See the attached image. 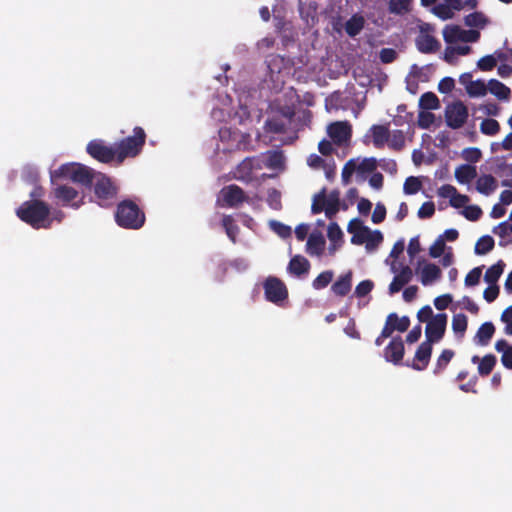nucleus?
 <instances>
[{
    "instance_id": "f257e3e1",
    "label": "nucleus",
    "mask_w": 512,
    "mask_h": 512,
    "mask_svg": "<svg viewBox=\"0 0 512 512\" xmlns=\"http://www.w3.org/2000/svg\"><path fill=\"white\" fill-rule=\"evenodd\" d=\"M16 215L34 229H49L51 227L50 208L42 200L33 199L23 202L16 210Z\"/></svg>"
},
{
    "instance_id": "f03ea898",
    "label": "nucleus",
    "mask_w": 512,
    "mask_h": 512,
    "mask_svg": "<svg viewBox=\"0 0 512 512\" xmlns=\"http://www.w3.org/2000/svg\"><path fill=\"white\" fill-rule=\"evenodd\" d=\"M145 219V213L132 200H123L117 205L115 221L118 226L137 230L144 225Z\"/></svg>"
},
{
    "instance_id": "7ed1b4c3",
    "label": "nucleus",
    "mask_w": 512,
    "mask_h": 512,
    "mask_svg": "<svg viewBox=\"0 0 512 512\" xmlns=\"http://www.w3.org/2000/svg\"><path fill=\"white\" fill-rule=\"evenodd\" d=\"M146 138L145 130L140 126H136L133 129L132 135L115 142L118 153V165H121L127 158H135L140 155L146 143Z\"/></svg>"
},
{
    "instance_id": "20e7f679",
    "label": "nucleus",
    "mask_w": 512,
    "mask_h": 512,
    "mask_svg": "<svg viewBox=\"0 0 512 512\" xmlns=\"http://www.w3.org/2000/svg\"><path fill=\"white\" fill-rule=\"evenodd\" d=\"M86 151L93 159L101 163H116L118 165V153L115 144L109 145L102 139H94L87 144Z\"/></svg>"
},
{
    "instance_id": "39448f33",
    "label": "nucleus",
    "mask_w": 512,
    "mask_h": 512,
    "mask_svg": "<svg viewBox=\"0 0 512 512\" xmlns=\"http://www.w3.org/2000/svg\"><path fill=\"white\" fill-rule=\"evenodd\" d=\"M117 187L111 178L99 173L94 183V194L102 207H108L112 204L117 195Z\"/></svg>"
},
{
    "instance_id": "423d86ee",
    "label": "nucleus",
    "mask_w": 512,
    "mask_h": 512,
    "mask_svg": "<svg viewBox=\"0 0 512 512\" xmlns=\"http://www.w3.org/2000/svg\"><path fill=\"white\" fill-rule=\"evenodd\" d=\"M468 116V108L461 100H456L447 104L444 110L446 125L454 130L463 127Z\"/></svg>"
},
{
    "instance_id": "0eeeda50",
    "label": "nucleus",
    "mask_w": 512,
    "mask_h": 512,
    "mask_svg": "<svg viewBox=\"0 0 512 512\" xmlns=\"http://www.w3.org/2000/svg\"><path fill=\"white\" fill-rule=\"evenodd\" d=\"M390 271L395 274L388 291L390 295L400 292L413 279V270L409 265H399L393 261L390 265Z\"/></svg>"
},
{
    "instance_id": "6e6552de",
    "label": "nucleus",
    "mask_w": 512,
    "mask_h": 512,
    "mask_svg": "<svg viewBox=\"0 0 512 512\" xmlns=\"http://www.w3.org/2000/svg\"><path fill=\"white\" fill-rule=\"evenodd\" d=\"M54 198L60 202L63 206H70L74 209H78L84 203L83 196L79 197V192L68 185H55L52 190Z\"/></svg>"
},
{
    "instance_id": "1a4fd4ad",
    "label": "nucleus",
    "mask_w": 512,
    "mask_h": 512,
    "mask_svg": "<svg viewBox=\"0 0 512 512\" xmlns=\"http://www.w3.org/2000/svg\"><path fill=\"white\" fill-rule=\"evenodd\" d=\"M264 293L267 301L279 304L288 298L286 285L277 277H268L264 284Z\"/></svg>"
},
{
    "instance_id": "9d476101",
    "label": "nucleus",
    "mask_w": 512,
    "mask_h": 512,
    "mask_svg": "<svg viewBox=\"0 0 512 512\" xmlns=\"http://www.w3.org/2000/svg\"><path fill=\"white\" fill-rule=\"evenodd\" d=\"M447 315L439 313L435 315L426 325V341L433 344L439 342L446 331Z\"/></svg>"
},
{
    "instance_id": "9b49d317",
    "label": "nucleus",
    "mask_w": 512,
    "mask_h": 512,
    "mask_svg": "<svg viewBox=\"0 0 512 512\" xmlns=\"http://www.w3.org/2000/svg\"><path fill=\"white\" fill-rule=\"evenodd\" d=\"M221 193L223 201L228 207H236L247 201V197L243 189L235 184L224 187L221 190Z\"/></svg>"
},
{
    "instance_id": "f8f14e48",
    "label": "nucleus",
    "mask_w": 512,
    "mask_h": 512,
    "mask_svg": "<svg viewBox=\"0 0 512 512\" xmlns=\"http://www.w3.org/2000/svg\"><path fill=\"white\" fill-rule=\"evenodd\" d=\"M404 343L400 336L394 337L384 349L385 359L394 364H399L404 356Z\"/></svg>"
},
{
    "instance_id": "ddd939ff",
    "label": "nucleus",
    "mask_w": 512,
    "mask_h": 512,
    "mask_svg": "<svg viewBox=\"0 0 512 512\" xmlns=\"http://www.w3.org/2000/svg\"><path fill=\"white\" fill-rule=\"evenodd\" d=\"M432 355V344L424 341L417 348L414 356L412 368L417 371H422L428 366Z\"/></svg>"
},
{
    "instance_id": "4468645a",
    "label": "nucleus",
    "mask_w": 512,
    "mask_h": 512,
    "mask_svg": "<svg viewBox=\"0 0 512 512\" xmlns=\"http://www.w3.org/2000/svg\"><path fill=\"white\" fill-rule=\"evenodd\" d=\"M328 134L337 144L346 142L351 137V126L348 122H334L328 127Z\"/></svg>"
},
{
    "instance_id": "2eb2a0df",
    "label": "nucleus",
    "mask_w": 512,
    "mask_h": 512,
    "mask_svg": "<svg viewBox=\"0 0 512 512\" xmlns=\"http://www.w3.org/2000/svg\"><path fill=\"white\" fill-rule=\"evenodd\" d=\"M95 178L94 171L80 163H75V170L72 173V181L85 187H90Z\"/></svg>"
},
{
    "instance_id": "dca6fc26",
    "label": "nucleus",
    "mask_w": 512,
    "mask_h": 512,
    "mask_svg": "<svg viewBox=\"0 0 512 512\" xmlns=\"http://www.w3.org/2000/svg\"><path fill=\"white\" fill-rule=\"evenodd\" d=\"M441 276V269L434 263H425L420 271V281L424 286L439 280Z\"/></svg>"
},
{
    "instance_id": "f3484780",
    "label": "nucleus",
    "mask_w": 512,
    "mask_h": 512,
    "mask_svg": "<svg viewBox=\"0 0 512 512\" xmlns=\"http://www.w3.org/2000/svg\"><path fill=\"white\" fill-rule=\"evenodd\" d=\"M417 49L424 54L435 53L439 47V41L429 34H421L416 38Z\"/></svg>"
},
{
    "instance_id": "a211bd4d",
    "label": "nucleus",
    "mask_w": 512,
    "mask_h": 512,
    "mask_svg": "<svg viewBox=\"0 0 512 512\" xmlns=\"http://www.w3.org/2000/svg\"><path fill=\"white\" fill-rule=\"evenodd\" d=\"M352 287V271L341 275L331 286V291L339 297L346 296Z\"/></svg>"
},
{
    "instance_id": "6ab92c4d",
    "label": "nucleus",
    "mask_w": 512,
    "mask_h": 512,
    "mask_svg": "<svg viewBox=\"0 0 512 512\" xmlns=\"http://www.w3.org/2000/svg\"><path fill=\"white\" fill-rule=\"evenodd\" d=\"M310 267V262L304 256L295 255L291 258L288 264V271L291 274L300 277L308 274Z\"/></svg>"
},
{
    "instance_id": "aec40b11",
    "label": "nucleus",
    "mask_w": 512,
    "mask_h": 512,
    "mask_svg": "<svg viewBox=\"0 0 512 512\" xmlns=\"http://www.w3.org/2000/svg\"><path fill=\"white\" fill-rule=\"evenodd\" d=\"M307 252L310 255H322L325 248V238L320 232H313L307 240Z\"/></svg>"
},
{
    "instance_id": "412c9836",
    "label": "nucleus",
    "mask_w": 512,
    "mask_h": 512,
    "mask_svg": "<svg viewBox=\"0 0 512 512\" xmlns=\"http://www.w3.org/2000/svg\"><path fill=\"white\" fill-rule=\"evenodd\" d=\"M497 188V180L490 174L480 176L476 181V190L483 195H490Z\"/></svg>"
},
{
    "instance_id": "4be33fe9",
    "label": "nucleus",
    "mask_w": 512,
    "mask_h": 512,
    "mask_svg": "<svg viewBox=\"0 0 512 512\" xmlns=\"http://www.w3.org/2000/svg\"><path fill=\"white\" fill-rule=\"evenodd\" d=\"M487 90L499 100H508L511 96L510 88L497 79H490L488 81Z\"/></svg>"
},
{
    "instance_id": "5701e85b",
    "label": "nucleus",
    "mask_w": 512,
    "mask_h": 512,
    "mask_svg": "<svg viewBox=\"0 0 512 512\" xmlns=\"http://www.w3.org/2000/svg\"><path fill=\"white\" fill-rule=\"evenodd\" d=\"M365 19L360 14H354L350 19H348L345 23V32L350 37L357 36L364 28Z\"/></svg>"
},
{
    "instance_id": "b1692460",
    "label": "nucleus",
    "mask_w": 512,
    "mask_h": 512,
    "mask_svg": "<svg viewBox=\"0 0 512 512\" xmlns=\"http://www.w3.org/2000/svg\"><path fill=\"white\" fill-rule=\"evenodd\" d=\"M495 333V326L492 322L483 323L477 330L475 339H477V343L481 346H486L489 344Z\"/></svg>"
},
{
    "instance_id": "393cba45",
    "label": "nucleus",
    "mask_w": 512,
    "mask_h": 512,
    "mask_svg": "<svg viewBox=\"0 0 512 512\" xmlns=\"http://www.w3.org/2000/svg\"><path fill=\"white\" fill-rule=\"evenodd\" d=\"M476 176V167L469 164H463L455 170V178L461 184L471 182Z\"/></svg>"
},
{
    "instance_id": "a878e982",
    "label": "nucleus",
    "mask_w": 512,
    "mask_h": 512,
    "mask_svg": "<svg viewBox=\"0 0 512 512\" xmlns=\"http://www.w3.org/2000/svg\"><path fill=\"white\" fill-rule=\"evenodd\" d=\"M373 137V144L376 148H382L389 140V129L383 125H373L370 128Z\"/></svg>"
},
{
    "instance_id": "bb28decb",
    "label": "nucleus",
    "mask_w": 512,
    "mask_h": 512,
    "mask_svg": "<svg viewBox=\"0 0 512 512\" xmlns=\"http://www.w3.org/2000/svg\"><path fill=\"white\" fill-rule=\"evenodd\" d=\"M74 170L75 163L62 164L59 168L50 172L51 183L56 185V182L60 179L72 180V173Z\"/></svg>"
},
{
    "instance_id": "cd10ccee",
    "label": "nucleus",
    "mask_w": 512,
    "mask_h": 512,
    "mask_svg": "<svg viewBox=\"0 0 512 512\" xmlns=\"http://www.w3.org/2000/svg\"><path fill=\"white\" fill-rule=\"evenodd\" d=\"M252 171V161L246 158L236 167L234 178L239 181L249 182L252 179Z\"/></svg>"
},
{
    "instance_id": "c85d7f7f",
    "label": "nucleus",
    "mask_w": 512,
    "mask_h": 512,
    "mask_svg": "<svg viewBox=\"0 0 512 512\" xmlns=\"http://www.w3.org/2000/svg\"><path fill=\"white\" fill-rule=\"evenodd\" d=\"M505 268V263L503 260L497 261L494 265L489 267L484 275V281L488 284H497L499 278L501 277Z\"/></svg>"
},
{
    "instance_id": "c756f323",
    "label": "nucleus",
    "mask_w": 512,
    "mask_h": 512,
    "mask_svg": "<svg viewBox=\"0 0 512 512\" xmlns=\"http://www.w3.org/2000/svg\"><path fill=\"white\" fill-rule=\"evenodd\" d=\"M412 0H389L388 10L391 14L404 15L411 10Z\"/></svg>"
},
{
    "instance_id": "7c9ffc66",
    "label": "nucleus",
    "mask_w": 512,
    "mask_h": 512,
    "mask_svg": "<svg viewBox=\"0 0 512 512\" xmlns=\"http://www.w3.org/2000/svg\"><path fill=\"white\" fill-rule=\"evenodd\" d=\"M488 83L485 84L483 80H469L466 85V91L471 97L484 96L487 93Z\"/></svg>"
},
{
    "instance_id": "2f4dec72",
    "label": "nucleus",
    "mask_w": 512,
    "mask_h": 512,
    "mask_svg": "<svg viewBox=\"0 0 512 512\" xmlns=\"http://www.w3.org/2000/svg\"><path fill=\"white\" fill-rule=\"evenodd\" d=\"M463 29L458 25H446L443 29L444 41L448 44L461 41Z\"/></svg>"
},
{
    "instance_id": "473e14b6",
    "label": "nucleus",
    "mask_w": 512,
    "mask_h": 512,
    "mask_svg": "<svg viewBox=\"0 0 512 512\" xmlns=\"http://www.w3.org/2000/svg\"><path fill=\"white\" fill-rule=\"evenodd\" d=\"M497 363L496 356L493 354L485 355L478 365V373L481 376H488L494 369Z\"/></svg>"
},
{
    "instance_id": "72a5a7b5",
    "label": "nucleus",
    "mask_w": 512,
    "mask_h": 512,
    "mask_svg": "<svg viewBox=\"0 0 512 512\" xmlns=\"http://www.w3.org/2000/svg\"><path fill=\"white\" fill-rule=\"evenodd\" d=\"M495 242L492 236L484 235L478 239L475 244V253L477 255H485L494 248Z\"/></svg>"
},
{
    "instance_id": "f704fd0d",
    "label": "nucleus",
    "mask_w": 512,
    "mask_h": 512,
    "mask_svg": "<svg viewBox=\"0 0 512 512\" xmlns=\"http://www.w3.org/2000/svg\"><path fill=\"white\" fill-rule=\"evenodd\" d=\"M339 210V195L337 192L333 191L328 195V200L326 202L324 212L328 219H332Z\"/></svg>"
},
{
    "instance_id": "c9c22d12",
    "label": "nucleus",
    "mask_w": 512,
    "mask_h": 512,
    "mask_svg": "<svg viewBox=\"0 0 512 512\" xmlns=\"http://www.w3.org/2000/svg\"><path fill=\"white\" fill-rule=\"evenodd\" d=\"M222 226L224 227L225 232L229 239L233 243H236L237 235L239 233V227L235 223L233 217L230 215H225L222 219Z\"/></svg>"
},
{
    "instance_id": "e433bc0d",
    "label": "nucleus",
    "mask_w": 512,
    "mask_h": 512,
    "mask_svg": "<svg viewBox=\"0 0 512 512\" xmlns=\"http://www.w3.org/2000/svg\"><path fill=\"white\" fill-rule=\"evenodd\" d=\"M464 23L468 27L483 28L487 23L488 19L482 12H473L464 17Z\"/></svg>"
},
{
    "instance_id": "4c0bfd02",
    "label": "nucleus",
    "mask_w": 512,
    "mask_h": 512,
    "mask_svg": "<svg viewBox=\"0 0 512 512\" xmlns=\"http://www.w3.org/2000/svg\"><path fill=\"white\" fill-rule=\"evenodd\" d=\"M419 106L426 110H435L439 108L440 102L433 92H426L421 95Z\"/></svg>"
},
{
    "instance_id": "58836bf2",
    "label": "nucleus",
    "mask_w": 512,
    "mask_h": 512,
    "mask_svg": "<svg viewBox=\"0 0 512 512\" xmlns=\"http://www.w3.org/2000/svg\"><path fill=\"white\" fill-rule=\"evenodd\" d=\"M455 353L451 349H444L436 361V366L434 368V374H440L449 364V362L454 357Z\"/></svg>"
},
{
    "instance_id": "ea45409f",
    "label": "nucleus",
    "mask_w": 512,
    "mask_h": 512,
    "mask_svg": "<svg viewBox=\"0 0 512 512\" xmlns=\"http://www.w3.org/2000/svg\"><path fill=\"white\" fill-rule=\"evenodd\" d=\"M327 200L328 196L326 195V189L323 188L319 193L314 195L311 205V212L313 214L321 213L325 208Z\"/></svg>"
},
{
    "instance_id": "a19ab883",
    "label": "nucleus",
    "mask_w": 512,
    "mask_h": 512,
    "mask_svg": "<svg viewBox=\"0 0 512 512\" xmlns=\"http://www.w3.org/2000/svg\"><path fill=\"white\" fill-rule=\"evenodd\" d=\"M468 319L467 316L463 313L455 314L452 318V329L456 334H460L461 336L467 330Z\"/></svg>"
},
{
    "instance_id": "79ce46f5",
    "label": "nucleus",
    "mask_w": 512,
    "mask_h": 512,
    "mask_svg": "<svg viewBox=\"0 0 512 512\" xmlns=\"http://www.w3.org/2000/svg\"><path fill=\"white\" fill-rule=\"evenodd\" d=\"M387 318L392 324H394V329L399 332L407 331L410 326V319L408 316L398 317L396 313H390Z\"/></svg>"
},
{
    "instance_id": "37998d69",
    "label": "nucleus",
    "mask_w": 512,
    "mask_h": 512,
    "mask_svg": "<svg viewBox=\"0 0 512 512\" xmlns=\"http://www.w3.org/2000/svg\"><path fill=\"white\" fill-rule=\"evenodd\" d=\"M480 131L488 136L496 135L500 131V124L492 118L484 119L480 124Z\"/></svg>"
},
{
    "instance_id": "c03bdc74",
    "label": "nucleus",
    "mask_w": 512,
    "mask_h": 512,
    "mask_svg": "<svg viewBox=\"0 0 512 512\" xmlns=\"http://www.w3.org/2000/svg\"><path fill=\"white\" fill-rule=\"evenodd\" d=\"M422 188V183L419 180V178L415 176H409L406 178L404 185H403V191L407 195H413L418 193Z\"/></svg>"
},
{
    "instance_id": "a18cd8bd",
    "label": "nucleus",
    "mask_w": 512,
    "mask_h": 512,
    "mask_svg": "<svg viewBox=\"0 0 512 512\" xmlns=\"http://www.w3.org/2000/svg\"><path fill=\"white\" fill-rule=\"evenodd\" d=\"M333 272L330 270L320 273L312 282V286L316 290L327 287L333 279Z\"/></svg>"
},
{
    "instance_id": "49530a36",
    "label": "nucleus",
    "mask_w": 512,
    "mask_h": 512,
    "mask_svg": "<svg viewBox=\"0 0 512 512\" xmlns=\"http://www.w3.org/2000/svg\"><path fill=\"white\" fill-rule=\"evenodd\" d=\"M377 168V161L375 158H365L359 164L356 163V171L359 174L373 173Z\"/></svg>"
},
{
    "instance_id": "de8ad7c7",
    "label": "nucleus",
    "mask_w": 512,
    "mask_h": 512,
    "mask_svg": "<svg viewBox=\"0 0 512 512\" xmlns=\"http://www.w3.org/2000/svg\"><path fill=\"white\" fill-rule=\"evenodd\" d=\"M432 12L441 20H449L454 17V12L446 3H440L433 7Z\"/></svg>"
},
{
    "instance_id": "09e8293b",
    "label": "nucleus",
    "mask_w": 512,
    "mask_h": 512,
    "mask_svg": "<svg viewBox=\"0 0 512 512\" xmlns=\"http://www.w3.org/2000/svg\"><path fill=\"white\" fill-rule=\"evenodd\" d=\"M265 127L267 131L272 133H284L286 131V124L283 120L279 118H271L267 119L265 122Z\"/></svg>"
},
{
    "instance_id": "8fccbe9b",
    "label": "nucleus",
    "mask_w": 512,
    "mask_h": 512,
    "mask_svg": "<svg viewBox=\"0 0 512 512\" xmlns=\"http://www.w3.org/2000/svg\"><path fill=\"white\" fill-rule=\"evenodd\" d=\"M267 203L273 210H280L282 208L281 193L275 188L270 189L267 195Z\"/></svg>"
},
{
    "instance_id": "3c124183",
    "label": "nucleus",
    "mask_w": 512,
    "mask_h": 512,
    "mask_svg": "<svg viewBox=\"0 0 512 512\" xmlns=\"http://www.w3.org/2000/svg\"><path fill=\"white\" fill-rule=\"evenodd\" d=\"M383 241V235L379 230L371 231L370 236H368L367 241L365 242V247L368 251L376 249L380 243Z\"/></svg>"
},
{
    "instance_id": "603ef678",
    "label": "nucleus",
    "mask_w": 512,
    "mask_h": 512,
    "mask_svg": "<svg viewBox=\"0 0 512 512\" xmlns=\"http://www.w3.org/2000/svg\"><path fill=\"white\" fill-rule=\"evenodd\" d=\"M445 240L443 236H439L429 248V255L432 258L440 257L445 250Z\"/></svg>"
},
{
    "instance_id": "864d4df0",
    "label": "nucleus",
    "mask_w": 512,
    "mask_h": 512,
    "mask_svg": "<svg viewBox=\"0 0 512 512\" xmlns=\"http://www.w3.org/2000/svg\"><path fill=\"white\" fill-rule=\"evenodd\" d=\"M368 236H370V229L364 225L362 228H358V231L352 235L351 243L362 245L367 241Z\"/></svg>"
},
{
    "instance_id": "5fc2aeb1",
    "label": "nucleus",
    "mask_w": 512,
    "mask_h": 512,
    "mask_svg": "<svg viewBox=\"0 0 512 512\" xmlns=\"http://www.w3.org/2000/svg\"><path fill=\"white\" fill-rule=\"evenodd\" d=\"M356 171V159L348 160L342 169V181L344 184H348L353 173Z\"/></svg>"
},
{
    "instance_id": "6e6d98bb",
    "label": "nucleus",
    "mask_w": 512,
    "mask_h": 512,
    "mask_svg": "<svg viewBox=\"0 0 512 512\" xmlns=\"http://www.w3.org/2000/svg\"><path fill=\"white\" fill-rule=\"evenodd\" d=\"M496 58L494 55H486L477 62V67L481 71H491L496 67Z\"/></svg>"
},
{
    "instance_id": "4d7b16f0",
    "label": "nucleus",
    "mask_w": 512,
    "mask_h": 512,
    "mask_svg": "<svg viewBox=\"0 0 512 512\" xmlns=\"http://www.w3.org/2000/svg\"><path fill=\"white\" fill-rule=\"evenodd\" d=\"M435 121V115L429 111H421L418 115V126L422 129H428Z\"/></svg>"
},
{
    "instance_id": "13d9d810",
    "label": "nucleus",
    "mask_w": 512,
    "mask_h": 512,
    "mask_svg": "<svg viewBox=\"0 0 512 512\" xmlns=\"http://www.w3.org/2000/svg\"><path fill=\"white\" fill-rule=\"evenodd\" d=\"M327 236L332 243H337L342 240L343 233L337 223L332 222L329 224Z\"/></svg>"
},
{
    "instance_id": "bf43d9fd",
    "label": "nucleus",
    "mask_w": 512,
    "mask_h": 512,
    "mask_svg": "<svg viewBox=\"0 0 512 512\" xmlns=\"http://www.w3.org/2000/svg\"><path fill=\"white\" fill-rule=\"evenodd\" d=\"M405 144L404 133L401 130H395L389 142V146L394 150H401Z\"/></svg>"
},
{
    "instance_id": "052dcab7",
    "label": "nucleus",
    "mask_w": 512,
    "mask_h": 512,
    "mask_svg": "<svg viewBox=\"0 0 512 512\" xmlns=\"http://www.w3.org/2000/svg\"><path fill=\"white\" fill-rule=\"evenodd\" d=\"M482 274V267H475L465 277V285L475 286L479 283Z\"/></svg>"
},
{
    "instance_id": "680f3d73",
    "label": "nucleus",
    "mask_w": 512,
    "mask_h": 512,
    "mask_svg": "<svg viewBox=\"0 0 512 512\" xmlns=\"http://www.w3.org/2000/svg\"><path fill=\"white\" fill-rule=\"evenodd\" d=\"M462 214L469 221H477L482 215V210L479 206L471 205L465 207Z\"/></svg>"
},
{
    "instance_id": "e2e57ef3",
    "label": "nucleus",
    "mask_w": 512,
    "mask_h": 512,
    "mask_svg": "<svg viewBox=\"0 0 512 512\" xmlns=\"http://www.w3.org/2000/svg\"><path fill=\"white\" fill-rule=\"evenodd\" d=\"M481 157H482V152L477 147L466 148L463 151V158L468 162L476 163L481 159Z\"/></svg>"
},
{
    "instance_id": "0e129e2a",
    "label": "nucleus",
    "mask_w": 512,
    "mask_h": 512,
    "mask_svg": "<svg viewBox=\"0 0 512 512\" xmlns=\"http://www.w3.org/2000/svg\"><path fill=\"white\" fill-rule=\"evenodd\" d=\"M397 52L393 48H382L379 52V59L384 64H389L397 59Z\"/></svg>"
},
{
    "instance_id": "69168bd1",
    "label": "nucleus",
    "mask_w": 512,
    "mask_h": 512,
    "mask_svg": "<svg viewBox=\"0 0 512 512\" xmlns=\"http://www.w3.org/2000/svg\"><path fill=\"white\" fill-rule=\"evenodd\" d=\"M435 213V205L433 202H424L418 210V217L420 219L431 218Z\"/></svg>"
},
{
    "instance_id": "338daca9",
    "label": "nucleus",
    "mask_w": 512,
    "mask_h": 512,
    "mask_svg": "<svg viewBox=\"0 0 512 512\" xmlns=\"http://www.w3.org/2000/svg\"><path fill=\"white\" fill-rule=\"evenodd\" d=\"M374 287V283L371 280L361 281L355 288V294L357 297H365L368 295Z\"/></svg>"
},
{
    "instance_id": "774afa93",
    "label": "nucleus",
    "mask_w": 512,
    "mask_h": 512,
    "mask_svg": "<svg viewBox=\"0 0 512 512\" xmlns=\"http://www.w3.org/2000/svg\"><path fill=\"white\" fill-rule=\"evenodd\" d=\"M501 321L506 324L504 332L512 336V305L503 311Z\"/></svg>"
}]
</instances>
